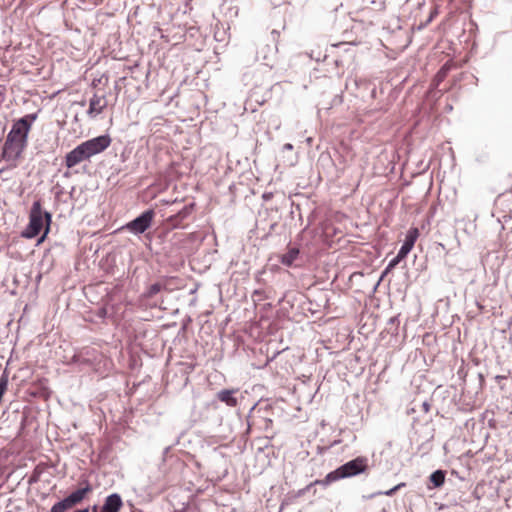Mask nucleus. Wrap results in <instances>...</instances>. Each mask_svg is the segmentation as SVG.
Returning <instances> with one entry per match:
<instances>
[{"label":"nucleus","instance_id":"nucleus-1","mask_svg":"<svg viewBox=\"0 0 512 512\" xmlns=\"http://www.w3.org/2000/svg\"><path fill=\"white\" fill-rule=\"evenodd\" d=\"M110 144L111 137L109 135H100L84 141L66 154L65 165L67 168L75 167L79 163L100 154L106 150Z\"/></svg>","mask_w":512,"mask_h":512},{"label":"nucleus","instance_id":"nucleus-2","mask_svg":"<svg viewBox=\"0 0 512 512\" xmlns=\"http://www.w3.org/2000/svg\"><path fill=\"white\" fill-rule=\"evenodd\" d=\"M52 215L43 211L40 200L34 201L29 214V224L22 232V237L26 239L35 238L43 228L44 220L46 222V228L44 234L38 240V243L42 242L49 232Z\"/></svg>","mask_w":512,"mask_h":512},{"label":"nucleus","instance_id":"nucleus-3","mask_svg":"<svg viewBox=\"0 0 512 512\" xmlns=\"http://www.w3.org/2000/svg\"><path fill=\"white\" fill-rule=\"evenodd\" d=\"M368 467V459L366 457H357L352 459L345 464L341 465L334 471L328 473L324 479V484H330L332 482L350 478L361 473H364Z\"/></svg>","mask_w":512,"mask_h":512},{"label":"nucleus","instance_id":"nucleus-4","mask_svg":"<svg viewBox=\"0 0 512 512\" xmlns=\"http://www.w3.org/2000/svg\"><path fill=\"white\" fill-rule=\"evenodd\" d=\"M36 120V114H28L16 121L6 138L23 140L27 142V137L32 123Z\"/></svg>","mask_w":512,"mask_h":512},{"label":"nucleus","instance_id":"nucleus-5","mask_svg":"<svg viewBox=\"0 0 512 512\" xmlns=\"http://www.w3.org/2000/svg\"><path fill=\"white\" fill-rule=\"evenodd\" d=\"M154 215L155 213L152 209L146 210L127 223L125 228L135 235L142 234L151 226Z\"/></svg>","mask_w":512,"mask_h":512},{"label":"nucleus","instance_id":"nucleus-6","mask_svg":"<svg viewBox=\"0 0 512 512\" xmlns=\"http://www.w3.org/2000/svg\"><path fill=\"white\" fill-rule=\"evenodd\" d=\"M25 146L26 142H23V140L6 138L3 146L2 158L6 161L15 163L21 156Z\"/></svg>","mask_w":512,"mask_h":512},{"label":"nucleus","instance_id":"nucleus-7","mask_svg":"<svg viewBox=\"0 0 512 512\" xmlns=\"http://www.w3.org/2000/svg\"><path fill=\"white\" fill-rule=\"evenodd\" d=\"M123 506L122 498L118 493H113L105 498L101 508L97 505L92 507V512H119Z\"/></svg>","mask_w":512,"mask_h":512},{"label":"nucleus","instance_id":"nucleus-8","mask_svg":"<svg viewBox=\"0 0 512 512\" xmlns=\"http://www.w3.org/2000/svg\"><path fill=\"white\" fill-rule=\"evenodd\" d=\"M419 236L418 228H410L406 234L404 243L399 249V258H405L412 250L417 238Z\"/></svg>","mask_w":512,"mask_h":512},{"label":"nucleus","instance_id":"nucleus-9","mask_svg":"<svg viewBox=\"0 0 512 512\" xmlns=\"http://www.w3.org/2000/svg\"><path fill=\"white\" fill-rule=\"evenodd\" d=\"M106 106L107 101L105 99V96H99L97 94H94L89 101V109L87 111V114L90 118H95L97 115L102 113Z\"/></svg>","mask_w":512,"mask_h":512},{"label":"nucleus","instance_id":"nucleus-10","mask_svg":"<svg viewBox=\"0 0 512 512\" xmlns=\"http://www.w3.org/2000/svg\"><path fill=\"white\" fill-rule=\"evenodd\" d=\"M238 392V389H223L217 393V399L223 403H225L229 407H236L238 405V400L234 396L235 393Z\"/></svg>","mask_w":512,"mask_h":512},{"label":"nucleus","instance_id":"nucleus-11","mask_svg":"<svg viewBox=\"0 0 512 512\" xmlns=\"http://www.w3.org/2000/svg\"><path fill=\"white\" fill-rule=\"evenodd\" d=\"M92 491V487L89 482H85V486L73 491L70 495L67 496L72 505L76 506L79 504L86 496L87 493Z\"/></svg>","mask_w":512,"mask_h":512},{"label":"nucleus","instance_id":"nucleus-12","mask_svg":"<svg viewBox=\"0 0 512 512\" xmlns=\"http://www.w3.org/2000/svg\"><path fill=\"white\" fill-rule=\"evenodd\" d=\"M299 253H300V251L297 247H289L287 252L284 253L283 255H281L280 262L283 265L290 267V266H292L294 261L298 258Z\"/></svg>","mask_w":512,"mask_h":512},{"label":"nucleus","instance_id":"nucleus-13","mask_svg":"<svg viewBox=\"0 0 512 512\" xmlns=\"http://www.w3.org/2000/svg\"><path fill=\"white\" fill-rule=\"evenodd\" d=\"M446 473L443 470H436L434 471L430 477L429 480L433 485V488H439L443 486L445 482Z\"/></svg>","mask_w":512,"mask_h":512},{"label":"nucleus","instance_id":"nucleus-14","mask_svg":"<svg viewBox=\"0 0 512 512\" xmlns=\"http://www.w3.org/2000/svg\"><path fill=\"white\" fill-rule=\"evenodd\" d=\"M74 505L71 504L69 499L66 497L58 502H56L52 507L50 512H66L67 510L73 508Z\"/></svg>","mask_w":512,"mask_h":512},{"label":"nucleus","instance_id":"nucleus-15","mask_svg":"<svg viewBox=\"0 0 512 512\" xmlns=\"http://www.w3.org/2000/svg\"><path fill=\"white\" fill-rule=\"evenodd\" d=\"M162 289V285L159 284V283H154L152 284L148 290H147V293H146V296L147 297H153L154 295H156L157 293H159Z\"/></svg>","mask_w":512,"mask_h":512},{"label":"nucleus","instance_id":"nucleus-16","mask_svg":"<svg viewBox=\"0 0 512 512\" xmlns=\"http://www.w3.org/2000/svg\"><path fill=\"white\" fill-rule=\"evenodd\" d=\"M8 386V377L6 374H2L0 377V394H4Z\"/></svg>","mask_w":512,"mask_h":512},{"label":"nucleus","instance_id":"nucleus-17","mask_svg":"<svg viewBox=\"0 0 512 512\" xmlns=\"http://www.w3.org/2000/svg\"><path fill=\"white\" fill-rule=\"evenodd\" d=\"M403 259L404 258H399V253H397L396 257L389 262L386 271L394 268Z\"/></svg>","mask_w":512,"mask_h":512},{"label":"nucleus","instance_id":"nucleus-18","mask_svg":"<svg viewBox=\"0 0 512 512\" xmlns=\"http://www.w3.org/2000/svg\"><path fill=\"white\" fill-rule=\"evenodd\" d=\"M403 486H405V483H400V484L394 486L393 488H391L390 490L383 492L382 494H384L386 496H392L397 490H399Z\"/></svg>","mask_w":512,"mask_h":512},{"label":"nucleus","instance_id":"nucleus-19","mask_svg":"<svg viewBox=\"0 0 512 512\" xmlns=\"http://www.w3.org/2000/svg\"><path fill=\"white\" fill-rule=\"evenodd\" d=\"M437 15H438V9H437V7H435V8L431 11V13H430V15H429L428 19L426 20V21H427V23H431V22H432V20H433Z\"/></svg>","mask_w":512,"mask_h":512},{"label":"nucleus","instance_id":"nucleus-20","mask_svg":"<svg viewBox=\"0 0 512 512\" xmlns=\"http://www.w3.org/2000/svg\"><path fill=\"white\" fill-rule=\"evenodd\" d=\"M283 149L284 150H292L293 149V145L290 144V143H286L284 146H283Z\"/></svg>","mask_w":512,"mask_h":512},{"label":"nucleus","instance_id":"nucleus-21","mask_svg":"<svg viewBox=\"0 0 512 512\" xmlns=\"http://www.w3.org/2000/svg\"><path fill=\"white\" fill-rule=\"evenodd\" d=\"M98 315H99L100 317H104V316L106 315V309H105V308H101V309L99 310Z\"/></svg>","mask_w":512,"mask_h":512},{"label":"nucleus","instance_id":"nucleus-22","mask_svg":"<svg viewBox=\"0 0 512 512\" xmlns=\"http://www.w3.org/2000/svg\"><path fill=\"white\" fill-rule=\"evenodd\" d=\"M428 24H429V23H427V21H425V22L421 23V24L418 26V30H422V29H424L425 27H427V25H428Z\"/></svg>","mask_w":512,"mask_h":512},{"label":"nucleus","instance_id":"nucleus-23","mask_svg":"<svg viewBox=\"0 0 512 512\" xmlns=\"http://www.w3.org/2000/svg\"><path fill=\"white\" fill-rule=\"evenodd\" d=\"M74 512H89V510H88V508H85V509L75 510Z\"/></svg>","mask_w":512,"mask_h":512}]
</instances>
